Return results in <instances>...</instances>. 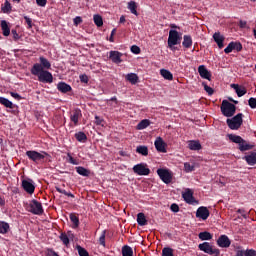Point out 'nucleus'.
<instances>
[{"instance_id": "1", "label": "nucleus", "mask_w": 256, "mask_h": 256, "mask_svg": "<svg viewBox=\"0 0 256 256\" xmlns=\"http://www.w3.org/2000/svg\"><path fill=\"white\" fill-rule=\"evenodd\" d=\"M31 74L38 77L40 83H53V74L43 69L39 63H35L31 68Z\"/></svg>"}, {"instance_id": "2", "label": "nucleus", "mask_w": 256, "mask_h": 256, "mask_svg": "<svg viewBox=\"0 0 256 256\" xmlns=\"http://www.w3.org/2000/svg\"><path fill=\"white\" fill-rule=\"evenodd\" d=\"M227 137L229 141L238 145V149L241 151V153H245V151H251V149H254L255 147V145L250 144L249 142H247V140L243 139L239 135L227 134Z\"/></svg>"}, {"instance_id": "3", "label": "nucleus", "mask_w": 256, "mask_h": 256, "mask_svg": "<svg viewBox=\"0 0 256 256\" xmlns=\"http://www.w3.org/2000/svg\"><path fill=\"white\" fill-rule=\"evenodd\" d=\"M26 157H28L30 161H33V163H40L44 161L46 157H51V155L45 151L40 153L35 150H28L26 151Z\"/></svg>"}, {"instance_id": "4", "label": "nucleus", "mask_w": 256, "mask_h": 256, "mask_svg": "<svg viewBox=\"0 0 256 256\" xmlns=\"http://www.w3.org/2000/svg\"><path fill=\"white\" fill-rule=\"evenodd\" d=\"M226 123L232 131H237L241 128V125H243V113H238L236 116H234L232 119H227Z\"/></svg>"}, {"instance_id": "5", "label": "nucleus", "mask_w": 256, "mask_h": 256, "mask_svg": "<svg viewBox=\"0 0 256 256\" xmlns=\"http://www.w3.org/2000/svg\"><path fill=\"white\" fill-rule=\"evenodd\" d=\"M221 111L224 117H233V115H235V112L237 111V106L227 100H223L221 105Z\"/></svg>"}, {"instance_id": "6", "label": "nucleus", "mask_w": 256, "mask_h": 256, "mask_svg": "<svg viewBox=\"0 0 256 256\" xmlns=\"http://www.w3.org/2000/svg\"><path fill=\"white\" fill-rule=\"evenodd\" d=\"M198 249L200 251H203L204 253H207V255L211 256H219L221 255V251L218 248H215L211 245L209 242H204L198 245Z\"/></svg>"}, {"instance_id": "7", "label": "nucleus", "mask_w": 256, "mask_h": 256, "mask_svg": "<svg viewBox=\"0 0 256 256\" xmlns=\"http://www.w3.org/2000/svg\"><path fill=\"white\" fill-rule=\"evenodd\" d=\"M0 105H3L6 109H10L8 113H11L12 115H17L19 113V106L13 104V102L5 97H0Z\"/></svg>"}, {"instance_id": "8", "label": "nucleus", "mask_w": 256, "mask_h": 256, "mask_svg": "<svg viewBox=\"0 0 256 256\" xmlns=\"http://www.w3.org/2000/svg\"><path fill=\"white\" fill-rule=\"evenodd\" d=\"M158 177H160L161 181L166 185H169L171 181H173V174L167 169L159 168L157 170Z\"/></svg>"}, {"instance_id": "9", "label": "nucleus", "mask_w": 256, "mask_h": 256, "mask_svg": "<svg viewBox=\"0 0 256 256\" xmlns=\"http://www.w3.org/2000/svg\"><path fill=\"white\" fill-rule=\"evenodd\" d=\"M29 207H30L29 211L33 215H43L44 213L43 205L41 204V202L35 199L30 202Z\"/></svg>"}, {"instance_id": "10", "label": "nucleus", "mask_w": 256, "mask_h": 256, "mask_svg": "<svg viewBox=\"0 0 256 256\" xmlns=\"http://www.w3.org/2000/svg\"><path fill=\"white\" fill-rule=\"evenodd\" d=\"M133 172L136 175L147 176V175H149V173H151V170L149 168H147L146 163H140V164H136L133 166Z\"/></svg>"}, {"instance_id": "11", "label": "nucleus", "mask_w": 256, "mask_h": 256, "mask_svg": "<svg viewBox=\"0 0 256 256\" xmlns=\"http://www.w3.org/2000/svg\"><path fill=\"white\" fill-rule=\"evenodd\" d=\"M181 35L177 30H170L168 36V45H179L181 43Z\"/></svg>"}, {"instance_id": "12", "label": "nucleus", "mask_w": 256, "mask_h": 256, "mask_svg": "<svg viewBox=\"0 0 256 256\" xmlns=\"http://www.w3.org/2000/svg\"><path fill=\"white\" fill-rule=\"evenodd\" d=\"M209 215H211V213L205 206H200L196 211L197 219H202V221H207V219H209Z\"/></svg>"}, {"instance_id": "13", "label": "nucleus", "mask_w": 256, "mask_h": 256, "mask_svg": "<svg viewBox=\"0 0 256 256\" xmlns=\"http://www.w3.org/2000/svg\"><path fill=\"white\" fill-rule=\"evenodd\" d=\"M22 189L29 195H33L35 193V184H33V180H22Z\"/></svg>"}, {"instance_id": "14", "label": "nucleus", "mask_w": 256, "mask_h": 256, "mask_svg": "<svg viewBox=\"0 0 256 256\" xmlns=\"http://www.w3.org/2000/svg\"><path fill=\"white\" fill-rule=\"evenodd\" d=\"M216 243H217L218 247H221L222 249H227V248L231 247V240L229 239V236H227V235H221L217 239Z\"/></svg>"}, {"instance_id": "15", "label": "nucleus", "mask_w": 256, "mask_h": 256, "mask_svg": "<svg viewBox=\"0 0 256 256\" xmlns=\"http://www.w3.org/2000/svg\"><path fill=\"white\" fill-rule=\"evenodd\" d=\"M182 197L188 205H194V203H197V200H195V197L193 196V190L192 189H186V191L182 194Z\"/></svg>"}, {"instance_id": "16", "label": "nucleus", "mask_w": 256, "mask_h": 256, "mask_svg": "<svg viewBox=\"0 0 256 256\" xmlns=\"http://www.w3.org/2000/svg\"><path fill=\"white\" fill-rule=\"evenodd\" d=\"M83 117V113L81 112V109L76 108L72 111L70 115V121L74 123L75 126L79 125V120Z\"/></svg>"}, {"instance_id": "17", "label": "nucleus", "mask_w": 256, "mask_h": 256, "mask_svg": "<svg viewBox=\"0 0 256 256\" xmlns=\"http://www.w3.org/2000/svg\"><path fill=\"white\" fill-rule=\"evenodd\" d=\"M155 148L159 153H167V144L163 141V138L158 137L154 142Z\"/></svg>"}, {"instance_id": "18", "label": "nucleus", "mask_w": 256, "mask_h": 256, "mask_svg": "<svg viewBox=\"0 0 256 256\" xmlns=\"http://www.w3.org/2000/svg\"><path fill=\"white\" fill-rule=\"evenodd\" d=\"M121 57H123V53L119 51H110L109 59H111L112 63H116L117 65H119V63H123Z\"/></svg>"}, {"instance_id": "19", "label": "nucleus", "mask_w": 256, "mask_h": 256, "mask_svg": "<svg viewBox=\"0 0 256 256\" xmlns=\"http://www.w3.org/2000/svg\"><path fill=\"white\" fill-rule=\"evenodd\" d=\"M198 73L202 79H207L208 81H211V72L207 70V67L205 65H200L198 67Z\"/></svg>"}, {"instance_id": "20", "label": "nucleus", "mask_w": 256, "mask_h": 256, "mask_svg": "<svg viewBox=\"0 0 256 256\" xmlns=\"http://www.w3.org/2000/svg\"><path fill=\"white\" fill-rule=\"evenodd\" d=\"M231 88L235 90L238 97H243V95H247V88H245V86H241L239 84H231Z\"/></svg>"}, {"instance_id": "21", "label": "nucleus", "mask_w": 256, "mask_h": 256, "mask_svg": "<svg viewBox=\"0 0 256 256\" xmlns=\"http://www.w3.org/2000/svg\"><path fill=\"white\" fill-rule=\"evenodd\" d=\"M213 39L215 43H217L219 49H223V47H225V45L223 44V42L225 41V37L221 35L220 32H215L213 35Z\"/></svg>"}, {"instance_id": "22", "label": "nucleus", "mask_w": 256, "mask_h": 256, "mask_svg": "<svg viewBox=\"0 0 256 256\" xmlns=\"http://www.w3.org/2000/svg\"><path fill=\"white\" fill-rule=\"evenodd\" d=\"M188 148L190 149V151H201V142H199L198 140H190L188 141Z\"/></svg>"}, {"instance_id": "23", "label": "nucleus", "mask_w": 256, "mask_h": 256, "mask_svg": "<svg viewBox=\"0 0 256 256\" xmlns=\"http://www.w3.org/2000/svg\"><path fill=\"white\" fill-rule=\"evenodd\" d=\"M182 46L184 47V49H191V47H193V38L191 37V35L183 36Z\"/></svg>"}, {"instance_id": "24", "label": "nucleus", "mask_w": 256, "mask_h": 256, "mask_svg": "<svg viewBox=\"0 0 256 256\" xmlns=\"http://www.w3.org/2000/svg\"><path fill=\"white\" fill-rule=\"evenodd\" d=\"M247 165H256V152H250L248 155L243 158Z\"/></svg>"}, {"instance_id": "25", "label": "nucleus", "mask_w": 256, "mask_h": 256, "mask_svg": "<svg viewBox=\"0 0 256 256\" xmlns=\"http://www.w3.org/2000/svg\"><path fill=\"white\" fill-rule=\"evenodd\" d=\"M57 89L60 91V93H69V91H72L71 85L65 82H59L57 84Z\"/></svg>"}, {"instance_id": "26", "label": "nucleus", "mask_w": 256, "mask_h": 256, "mask_svg": "<svg viewBox=\"0 0 256 256\" xmlns=\"http://www.w3.org/2000/svg\"><path fill=\"white\" fill-rule=\"evenodd\" d=\"M1 29H2V34L4 37H9L11 35V28H9V24L7 23L6 20L1 21Z\"/></svg>"}, {"instance_id": "27", "label": "nucleus", "mask_w": 256, "mask_h": 256, "mask_svg": "<svg viewBox=\"0 0 256 256\" xmlns=\"http://www.w3.org/2000/svg\"><path fill=\"white\" fill-rule=\"evenodd\" d=\"M75 169H76V173H78V175H81L82 177H89V175H91V170L83 166H78Z\"/></svg>"}, {"instance_id": "28", "label": "nucleus", "mask_w": 256, "mask_h": 256, "mask_svg": "<svg viewBox=\"0 0 256 256\" xmlns=\"http://www.w3.org/2000/svg\"><path fill=\"white\" fill-rule=\"evenodd\" d=\"M236 256H256V251L253 249L237 250Z\"/></svg>"}, {"instance_id": "29", "label": "nucleus", "mask_w": 256, "mask_h": 256, "mask_svg": "<svg viewBox=\"0 0 256 256\" xmlns=\"http://www.w3.org/2000/svg\"><path fill=\"white\" fill-rule=\"evenodd\" d=\"M126 79L131 83V85H137V83H139V76L135 73L127 74Z\"/></svg>"}, {"instance_id": "30", "label": "nucleus", "mask_w": 256, "mask_h": 256, "mask_svg": "<svg viewBox=\"0 0 256 256\" xmlns=\"http://www.w3.org/2000/svg\"><path fill=\"white\" fill-rule=\"evenodd\" d=\"M127 9H129L132 15H136V17L139 16V12H137V2L135 1L128 2Z\"/></svg>"}, {"instance_id": "31", "label": "nucleus", "mask_w": 256, "mask_h": 256, "mask_svg": "<svg viewBox=\"0 0 256 256\" xmlns=\"http://www.w3.org/2000/svg\"><path fill=\"white\" fill-rule=\"evenodd\" d=\"M198 237L201 241H211V239H213V234H211V232H200L198 234Z\"/></svg>"}, {"instance_id": "32", "label": "nucleus", "mask_w": 256, "mask_h": 256, "mask_svg": "<svg viewBox=\"0 0 256 256\" xmlns=\"http://www.w3.org/2000/svg\"><path fill=\"white\" fill-rule=\"evenodd\" d=\"M160 75L166 79V81H173V73L167 69H161Z\"/></svg>"}, {"instance_id": "33", "label": "nucleus", "mask_w": 256, "mask_h": 256, "mask_svg": "<svg viewBox=\"0 0 256 256\" xmlns=\"http://www.w3.org/2000/svg\"><path fill=\"white\" fill-rule=\"evenodd\" d=\"M70 221H71V223H73L72 229H77L79 227L80 222H79V216H77V214L71 213Z\"/></svg>"}, {"instance_id": "34", "label": "nucleus", "mask_w": 256, "mask_h": 256, "mask_svg": "<svg viewBox=\"0 0 256 256\" xmlns=\"http://www.w3.org/2000/svg\"><path fill=\"white\" fill-rule=\"evenodd\" d=\"M136 153H139V155H143L144 157H147L149 155V148L147 146H137Z\"/></svg>"}, {"instance_id": "35", "label": "nucleus", "mask_w": 256, "mask_h": 256, "mask_svg": "<svg viewBox=\"0 0 256 256\" xmlns=\"http://www.w3.org/2000/svg\"><path fill=\"white\" fill-rule=\"evenodd\" d=\"M75 139L79 142V143H86L87 142V134H85L84 132H78L74 135Z\"/></svg>"}, {"instance_id": "36", "label": "nucleus", "mask_w": 256, "mask_h": 256, "mask_svg": "<svg viewBox=\"0 0 256 256\" xmlns=\"http://www.w3.org/2000/svg\"><path fill=\"white\" fill-rule=\"evenodd\" d=\"M137 223H138V225H140V227H145V225H147V218H145L144 213H138Z\"/></svg>"}, {"instance_id": "37", "label": "nucleus", "mask_w": 256, "mask_h": 256, "mask_svg": "<svg viewBox=\"0 0 256 256\" xmlns=\"http://www.w3.org/2000/svg\"><path fill=\"white\" fill-rule=\"evenodd\" d=\"M149 125H151V121H149L148 119H144L138 123L137 129L138 131H143V129H147Z\"/></svg>"}, {"instance_id": "38", "label": "nucleus", "mask_w": 256, "mask_h": 256, "mask_svg": "<svg viewBox=\"0 0 256 256\" xmlns=\"http://www.w3.org/2000/svg\"><path fill=\"white\" fill-rule=\"evenodd\" d=\"M0 233L1 235L9 233V223L5 221H0Z\"/></svg>"}, {"instance_id": "39", "label": "nucleus", "mask_w": 256, "mask_h": 256, "mask_svg": "<svg viewBox=\"0 0 256 256\" xmlns=\"http://www.w3.org/2000/svg\"><path fill=\"white\" fill-rule=\"evenodd\" d=\"M39 65H41L42 69H51V62H49V60L43 56L40 57Z\"/></svg>"}, {"instance_id": "40", "label": "nucleus", "mask_w": 256, "mask_h": 256, "mask_svg": "<svg viewBox=\"0 0 256 256\" xmlns=\"http://www.w3.org/2000/svg\"><path fill=\"white\" fill-rule=\"evenodd\" d=\"M122 256H133V248L129 245L122 247Z\"/></svg>"}, {"instance_id": "41", "label": "nucleus", "mask_w": 256, "mask_h": 256, "mask_svg": "<svg viewBox=\"0 0 256 256\" xmlns=\"http://www.w3.org/2000/svg\"><path fill=\"white\" fill-rule=\"evenodd\" d=\"M93 19L97 27H103V17H101V15L95 14Z\"/></svg>"}, {"instance_id": "42", "label": "nucleus", "mask_w": 256, "mask_h": 256, "mask_svg": "<svg viewBox=\"0 0 256 256\" xmlns=\"http://www.w3.org/2000/svg\"><path fill=\"white\" fill-rule=\"evenodd\" d=\"M59 239H60V241H62L63 245H66V247L70 243L69 236H67V233H65V232H62L60 234Z\"/></svg>"}, {"instance_id": "43", "label": "nucleus", "mask_w": 256, "mask_h": 256, "mask_svg": "<svg viewBox=\"0 0 256 256\" xmlns=\"http://www.w3.org/2000/svg\"><path fill=\"white\" fill-rule=\"evenodd\" d=\"M184 171L186 173H192V171H195V166L191 165V163H189V162H185L184 163Z\"/></svg>"}, {"instance_id": "44", "label": "nucleus", "mask_w": 256, "mask_h": 256, "mask_svg": "<svg viewBox=\"0 0 256 256\" xmlns=\"http://www.w3.org/2000/svg\"><path fill=\"white\" fill-rule=\"evenodd\" d=\"M1 9L2 13H11V3H9V1L6 0Z\"/></svg>"}, {"instance_id": "45", "label": "nucleus", "mask_w": 256, "mask_h": 256, "mask_svg": "<svg viewBox=\"0 0 256 256\" xmlns=\"http://www.w3.org/2000/svg\"><path fill=\"white\" fill-rule=\"evenodd\" d=\"M162 256H175L173 254V249L169 247H165L162 249Z\"/></svg>"}, {"instance_id": "46", "label": "nucleus", "mask_w": 256, "mask_h": 256, "mask_svg": "<svg viewBox=\"0 0 256 256\" xmlns=\"http://www.w3.org/2000/svg\"><path fill=\"white\" fill-rule=\"evenodd\" d=\"M76 249L78 251L79 256H89V252L85 248L81 247L80 245H78Z\"/></svg>"}, {"instance_id": "47", "label": "nucleus", "mask_w": 256, "mask_h": 256, "mask_svg": "<svg viewBox=\"0 0 256 256\" xmlns=\"http://www.w3.org/2000/svg\"><path fill=\"white\" fill-rule=\"evenodd\" d=\"M233 49L239 53L243 51V44H241V42H233Z\"/></svg>"}, {"instance_id": "48", "label": "nucleus", "mask_w": 256, "mask_h": 256, "mask_svg": "<svg viewBox=\"0 0 256 256\" xmlns=\"http://www.w3.org/2000/svg\"><path fill=\"white\" fill-rule=\"evenodd\" d=\"M107 235V230H103L102 234L99 238V244L102 245V247H105V237Z\"/></svg>"}, {"instance_id": "49", "label": "nucleus", "mask_w": 256, "mask_h": 256, "mask_svg": "<svg viewBox=\"0 0 256 256\" xmlns=\"http://www.w3.org/2000/svg\"><path fill=\"white\" fill-rule=\"evenodd\" d=\"M203 87H204V91H206L208 95H213V93H215V91L213 90V88H211V86L203 83Z\"/></svg>"}, {"instance_id": "50", "label": "nucleus", "mask_w": 256, "mask_h": 256, "mask_svg": "<svg viewBox=\"0 0 256 256\" xmlns=\"http://www.w3.org/2000/svg\"><path fill=\"white\" fill-rule=\"evenodd\" d=\"M24 20L26 21V24L28 25L27 29H33V20L29 18V16H24Z\"/></svg>"}, {"instance_id": "51", "label": "nucleus", "mask_w": 256, "mask_h": 256, "mask_svg": "<svg viewBox=\"0 0 256 256\" xmlns=\"http://www.w3.org/2000/svg\"><path fill=\"white\" fill-rule=\"evenodd\" d=\"M233 51V42H230L228 46L224 49V53H226V55H229V53H232Z\"/></svg>"}, {"instance_id": "52", "label": "nucleus", "mask_w": 256, "mask_h": 256, "mask_svg": "<svg viewBox=\"0 0 256 256\" xmlns=\"http://www.w3.org/2000/svg\"><path fill=\"white\" fill-rule=\"evenodd\" d=\"M248 105L251 109H255L256 108V98L251 97L248 100Z\"/></svg>"}, {"instance_id": "53", "label": "nucleus", "mask_w": 256, "mask_h": 256, "mask_svg": "<svg viewBox=\"0 0 256 256\" xmlns=\"http://www.w3.org/2000/svg\"><path fill=\"white\" fill-rule=\"evenodd\" d=\"M131 52L134 53V55H139L141 53V48L137 45L131 46Z\"/></svg>"}, {"instance_id": "54", "label": "nucleus", "mask_w": 256, "mask_h": 256, "mask_svg": "<svg viewBox=\"0 0 256 256\" xmlns=\"http://www.w3.org/2000/svg\"><path fill=\"white\" fill-rule=\"evenodd\" d=\"M81 83H89V76L87 74H81L79 76Z\"/></svg>"}, {"instance_id": "55", "label": "nucleus", "mask_w": 256, "mask_h": 256, "mask_svg": "<svg viewBox=\"0 0 256 256\" xmlns=\"http://www.w3.org/2000/svg\"><path fill=\"white\" fill-rule=\"evenodd\" d=\"M103 123H105V120L99 116H95V125H101L103 127Z\"/></svg>"}, {"instance_id": "56", "label": "nucleus", "mask_w": 256, "mask_h": 256, "mask_svg": "<svg viewBox=\"0 0 256 256\" xmlns=\"http://www.w3.org/2000/svg\"><path fill=\"white\" fill-rule=\"evenodd\" d=\"M46 256H59V254H57V252H55V250L49 248L46 250Z\"/></svg>"}, {"instance_id": "57", "label": "nucleus", "mask_w": 256, "mask_h": 256, "mask_svg": "<svg viewBox=\"0 0 256 256\" xmlns=\"http://www.w3.org/2000/svg\"><path fill=\"white\" fill-rule=\"evenodd\" d=\"M73 23L74 25H81V23H83V18H81V16H76L74 19H73Z\"/></svg>"}, {"instance_id": "58", "label": "nucleus", "mask_w": 256, "mask_h": 256, "mask_svg": "<svg viewBox=\"0 0 256 256\" xmlns=\"http://www.w3.org/2000/svg\"><path fill=\"white\" fill-rule=\"evenodd\" d=\"M10 95L11 97H13V99H16V101H21V99H23V97L19 95V93L10 92Z\"/></svg>"}, {"instance_id": "59", "label": "nucleus", "mask_w": 256, "mask_h": 256, "mask_svg": "<svg viewBox=\"0 0 256 256\" xmlns=\"http://www.w3.org/2000/svg\"><path fill=\"white\" fill-rule=\"evenodd\" d=\"M171 211H173V213H179V205H177L176 203L172 204L170 206Z\"/></svg>"}, {"instance_id": "60", "label": "nucleus", "mask_w": 256, "mask_h": 256, "mask_svg": "<svg viewBox=\"0 0 256 256\" xmlns=\"http://www.w3.org/2000/svg\"><path fill=\"white\" fill-rule=\"evenodd\" d=\"M67 156L69 157V163H71L72 165H78L79 164L77 162V160H75V158H73V156H71L70 153H68Z\"/></svg>"}, {"instance_id": "61", "label": "nucleus", "mask_w": 256, "mask_h": 256, "mask_svg": "<svg viewBox=\"0 0 256 256\" xmlns=\"http://www.w3.org/2000/svg\"><path fill=\"white\" fill-rule=\"evenodd\" d=\"M38 7H45L47 5V0H36Z\"/></svg>"}, {"instance_id": "62", "label": "nucleus", "mask_w": 256, "mask_h": 256, "mask_svg": "<svg viewBox=\"0 0 256 256\" xmlns=\"http://www.w3.org/2000/svg\"><path fill=\"white\" fill-rule=\"evenodd\" d=\"M237 213H239L244 219H247V217H248V215L244 209H238Z\"/></svg>"}, {"instance_id": "63", "label": "nucleus", "mask_w": 256, "mask_h": 256, "mask_svg": "<svg viewBox=\"0 0 256 256\" xmlns=\"http://www.w3.org/2000/svg\"><path fill=\"white\" fill-rule=\"evenodd\" d=\"M12 35H13V39H15V41H18V39L20 38L19 37V34L17 33V30L13 29L11 31Z\"/></svg>"}, {"instance_id": "64", "label": "nucleus", "mask_w": 256, "mask_h": 256, "mask_svg": "<svg viewBox=\"0 0 256 256\" xmlns=\"http://www.w3.org/2000/svg\"><path fill=\"white\" fill-rule=\"evenodd\" d=\"M239 27L240 29H245V27H247V21L240 20Z\"/></svg>"}]
</instances>
